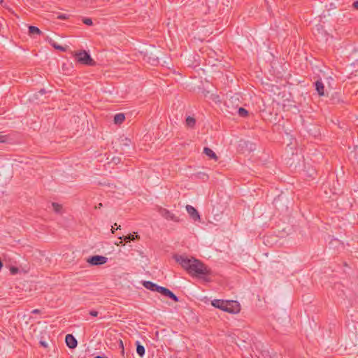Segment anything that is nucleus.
<instances>
[{
    "mask_svg": "<svg viewBox=\"0 0 358 358\" xmlns=\"http://www.w3.org/2000/svg\"><path fill=\"white\" fill-rule=\"evenodd\" d=\"M175 260L189 274L200 277L210 274V270L201 261L194 258H188L182 255H176Z\"/></svg>",
    "mask_w": 358,
    "mask_h": 358,
    "instance_id": "obj_1",
    "label": "nucleus"
},
{
    "mask_svg": "<svg viewBox=\"0 0 358 358\" xmlns=\"http://www.w3.org/2000/svg\"><path fill=\"white\" fill-rule=\"evenodd\" d=\"M73 56L76 60L81 64L90 66H93L96 64V62L91 57L90 55L87 53L85 50L76 52Z\"/></svg>",
    "mask_w": 358,
    "mask_h": 358,
    "instance_id": "obj_2",
    "label": "nucleus"
},
{
    "mask_svg": "<svg viewBox=\"0 0 358 358\" xmlns=\"http://www.w3.org/2000/svg\"><path fill=\"white\" fill-rule=\"evenodd\" d=\"M240 310V303L236 301H227L226 304L223 308V311L231 314L238 313Z\"/></svg>",
    "mask_w": 358,
    "mask_h": 358,
    "instance_id": "obj_3",
    "label": "nucleus"
},
{
    "mask_svg": "<svg viewBox=\"0 0 358 358\" xmlns=\"http://www.w3.org/2000/svg\"><path fill=\"white\" fill-rule=\"evenodd\" d=\"M159 213L167 220H171L176 222L180 221V218L166 208L160 207L158 210Z\"/></svg>",
    "mask_w": 358,
    "mask_h": 358,
    "instance_id": "obj_4",
    "label": "nucleus"
},
{
    "mask_svg": "<svg viewBox=\"0 0 358 358\" xmlns=\"http://www.w3.org/2000/svg\"><path fill=\"white\" fill-rule=\"evenodd\" d=\"M108 261V258L101 255H94L89 257L87 262L93 266L103 265Z\"/></svg>",
    "mask_w": 358,
    "mask_h": 358,
    "instance_id": "obj_5",
    "label": "nucleus"
},
{
    "mask_svg": "<svg viewBox=\"0 0 358 358\" xmlns=\"http://www.w3.org/2000/svg\"><path fill=\"white\" fill-rule=\"evenodd\" d=\"M143 285L148 289L152 291V292H157L160 293L161 290L163 287L159 286L158 285L151 282V281H143Z\"/></svg>",
    "mask_w": 358,
    "mask_h": 358,
    "instance_id": "obj_6",
    "label": "nucleus"
},
{
    "mask_svg": "<svg viewBox=\"0 0 358 358\" xmlns=\"http://www.w3.org/2000/svg\"><path fill=\"white\" fill-rule=\"evenodd\" d=\"M160 290H161V292H160L161 294L171 299L175 302L179 301L178 297L168 288L163 287L162 289Z\"/></svg>",
    "mask_w": 358,
    "mask_h": 358,
    "instance_id": "obj_7",
    "label": "nucleus"
},
{
    "mask_svg": "<svg viewBox=\"0 0 358 358\" xmlns=\"http://www.w3.org/2000/svg\"><path fill=\"white\" fill-rule=\"evenodd\" d=\"M66 345L71 348L74 349L78 345L77 340L72 334H67L65 338Z\"/></svg>",
    "mask_w": 358,
    "mask_h": 358,
    "instance_id": "obj_8",
    "label": "nucleus"
},
{
    "mask_svg": "<svg viewBox=\"0 0 358 358\" xmlns=\"http://www.w3.org/2000/svg\"><path fill=\"white\" fill-rule=\"evenodd\" d=\"M186 210H187V213L189 214L190 217L194 221L200 220V215H199L198 211L196 210V209L194 207H193V206H192L190 205H187L186 206Z\"/></svg>",
    "mask_w": 358,
    "mask_h": 358,
    "instance_id": "obj_9",
    "label": "nucleus"
},
{
    "mask_svg": "<svg viewBox=\"0 0 358 358\" xmlns=\"http://www.w3.org/2000/svg\"><path fill=\"white\" fill-rule=\"evenodd\" d=\"M315 90L317 94L322 96L324 95V85L321 80H317L315 82Z\"/></svg>",
    "mask_w": 358,
    "mask_h": 358,
    "instance_id": "obj_10",
    "label": "nucleus"
},
{
    "mask_svg": "<svg viewBox=\"0 0 358 358\" xmlns=\"http://www.w3.org/2000/svg\"><path fill=\"white\" fill-rule=\"evenodd\" d=\"M227 301L222 299H214L211 301V304L215 308H219L223 310V308L226 304Z\"/></svg>",
    "mask_w": 358,
    "mask_h": 358,
    "instance_id": "obj_11",
    "label": "nucleus"
},
{
    "mask_svg": "<svg viewBox=\"0 0 358 358\" xmlns=\"http://www.w3.org/2000/svg\"><path fill=\"white\" fill-rule=\"evenodd\" d=\"M136 352L141 357H143L145 355V350L143 345L141 344L139 341L136 342Z\"/></svg>",
    "mask_w": 358,
    "mask_h": 358,
    "instance_id": "obj_12",
    "label": "nucleus"
},
{
    "mask_svg": "<svg viewBox=\"0 0 358 358\" xmlns=\"http://www.w3.org/2000/svg\"><path fill=\"white\" fill-rule=\"evenodd\" d=\"M125 120V116L124 113H117L114 116V123L116 124H122Z\"/></svg>",
    "mask_w": 358,
    "mask_h": 358,
    "instance_id": "obj_13",
    "label": "nucleus"
},
{
    "mask_svg": "<svg viewBox=\"0 0 358 358\" xmlns=\"http://www.w3.org/2000/svg\"><path fill=\"white\" fill-rule=\"evenodd\" d=\"M203 152L210 158V159H214L215 160L217 159V157L216 154L209 148H204Z\"/></svg>",
    "mask_w": 358,
    "mask_h": 358,
    "instance_id": "obj_14",
    "label": "nucleus"
},
{
    "mask_svg": "<svg viewBox=\"0 0 358 358\" xmlns=\"http://www.w3.org/2000/svg\"><path fill=\"white\" fill-rule=\"evenodd\" d=\"M29 34H31V35H34V34L40 35L42 32L37 27L29 26Z\"/></svg>",
    "mask_w": 358,
    "mask_h": 358,
    "instance_id": "obj_15",
    "label": "nucleus"
},
{
    "mask_svg": "<svg viewBox=\"0 0 358 358\" xmlns=\"http://www.w3.org/2000/svg\"><path fill=\"white\" fill-rule=\"evenodd\" d=\"M186 125L190 128H193L194 126H195V124H196V120L194 117H191V116H188L187 118H186Z\"/></svg>",
    "mask_w": 358,
    "mask_h": 358,
    "instance_id": "obj_16",
    "label": "nucleus"
},
{
    "mask_svg": "<svg viewBox=\"0 0 358 358\" xmlns=\"http://www.w3.org/2000/svg\"><path fill=\"white\" fill-rule=\"evenodd\" d=\"M138 238H140V236L137 234H135V233L134 234H130L124 237V240L126 242H129L131 241H134L135 239H138Z\"/></svg>",
    "mask_w": 358,
    "mask_h": 358,
    "instance_id": "obj_17",
    "label": "nucleus"
},
{
    "mask_svg": "<svg viewBox=\"0 0 358 358\" xmlns=\"http://www.w3.org/2000/svg\"><path fill=\"white\" fill-rule=\"evenodd\" d=\"M52 206L53 210L55 213H61L62 209V205H60L57 203L53 202V203H52Z\"/></svg>",
    "mask_w": 358,
    "mask_h": 358,
    "instance_id": "obj_18",
    "label": "nucleus"
},
{
    "mask_svg": "<svg viewBox=\"0 0 358 358\" xmlns=\"http://www.w3.org/2000/svg\"><path fill=\"white\" fill-rule=\"evenodd\" d=\"M238 115H239L241 117H244L248 116V111L246 109H245V108H242V107H240V108L238 109Z\"/></svg>",
    "mask_w": 358,
    "mask_h": 358,
    "instance_id": "obj_19",
    "label": "nucleus"
},
{
    "mask_svg": "<svg viewBox=\"0 0 358 358\" xmlns=\"http://www.w3.org/2000/svg\"><path fill=\"white\" fill-rule=\"evenodd\" d=\"M351 154H353V157L357 160L358 163V145L355 146L354 151H352Z\"/></svg>",
    "mask_w": 358,
    "mask_h": 358,
    "instance_id": "obj_20",
    "label": "nucleus"
},
{
    "mask_svg": "<svg viewBox=\"0 0 358 358\" xmlns=\"http://www.w3.org/2000/svg\"><path fill=\"white\" fill-rule=\"evenodd\" d=\"M83 22L86 24V25H88V26H91L93 24V22H92V20L91 18H83Z\"/></svg>",
    "mask_w": 358,
    "mask_h": 358,
    "instance_id": "obj_21",
    "label": "nucleus"
},
{
    "mask_svg": "<svg viewBox=\"0 0 358 358\" xmlns=\"http://www.w3.org/2000/svg\"><path fill=\"white\" fill-rule=\"evenodd\" d=\"M52 45L57 50H59L62 52H65L66 51V48L62 46V45H57L55 43H52Z\"/></svg>",
    "mask_w": 358,
    "mask_h": 358,
    "instance_id": "obj_22",
    "label": "nucleus"
},
{
    "mask_svg": "<svg viewBox=\"0 0 358 358\" xmlns=\"http://www.w3.org/2000/svg\"><path fill=\"white\" fill-rule=\"evenodd\" d=\"M89 314L92 317H97L99 315L98 311L92 310L90 311Z\"/></svg>",
    "mask_w": 358,
    "mask_h": 358,
    "instance_id": "obj_23",
    "label": "nucleus"
},
{
    "mask_svg": "<svg viewBox=\"0 0 358 358\" xmlns=\"http://www.w3.org/2000/svg\"><path fill=\"white\" fill-rule=\"evenodd\" d=\"M67 18H68V17L66 14H60L57 16V19H60V20H66Z\"/></svg>",
    "mask_w": 358,
    "mask_h": 358,
    "instance_id": "obj_24",
    "label": "nucleus"
},
{
    "mask_svg": "<svg viewBox=\"0 0 358 358\" xmlns=\"http://www.w3.org/2000/svg\"><path fill=\"white\" fill-rule=\"evenodd\" d=\"M6 139H7V138H6V136H1V135H0V142H1V143H4V142H6Z\"/></svg>",
    "mask_w": 358,
    "mask_h": 358,
    "instance_id": "obj_25",
    "label": "nucleus"
},
{
    "mask_svg": "<svg viewBox=\"0 0 358 358\" xmlns=\"http://www.w3.org/2000/svg\"><path fill=\"white\" fill-rule=\"evenodd\" d=\"M352 7L355 9H358V0L352 3Z\"/></svg>",
    "mask_w": 358,
    "mask_h": 358,
    "instance_id": "obj_26",
    "label": "nucleus"
},
{
    "mask_svg": "<svg viewBox=\"0 0 358 358\" xmlns=\"http://www.w3.org/2000/svg\"><path fill=\"white\" fill-rule=\"evenodd\" d=\"M351 66H354V67H358V59H357L356 61H355L354 62H352L351 64Z\"/></svg>",
    "mask_w": 358,
    "mask_h": 358,
    "instance_id": "obj_27",
    "label": "nucleus"
},
{
    "mask_svg": "<svg viewBox=\"0 0 358 358\" xmlns=\"http://www.w3.org/2000/svg\"><path fill=\"white\" fill-rule=\"evenodd\" d=\"M41 313V310L39 309H34L32 311H31V313L33 314H38Z\"/></svg>",
    "mask_w": 358,
    "mask_h": 358,
    "instance_id": "obj_28",
    "label": "nucleus"
},
{
    "mask_svg": "<svg viewBox=\"0 0 358 358\" xmlns=\"http://www.w3.org/2000/svg\"><path fill=\"white\" fill-rule=\"evenodd\" d=\"M17 271V268H11V273H15Z\"/></svg>",
    "mask_w": 358,
    "mask_h": 358,
    "instance_id": "obj_29",
    "label": "nucleus"
},
{
    "mask_svg": "<svg viewBox=\"0 0 358 358\" xmlns=\"http://www.w3.org/2000/svg\"><path fill=\"white\" fill-rule=\"evenodd\" d=\"M103 206L101 203H99L98 206H96V208H101Z\"/></svg>",
    "mask_w": 358,
    "mask_h": 358,
    "instance_id": "obj_30",
    "label": "nucleus"
},
{
    "mask_svg": "<svg viewBox=\"0 0 358 358\" xmlns=\"http://www.w3.org/2000/svg\"><path fill=\"white\" fill-rule=\"evenodd\" d=\"M40 343H41V345H43L44 347H46V344H45V343L44 341H41Z\"/></svg>",
    "mask_w": 358,
    "mask_h": 358,
    "instance_id": "obj_31",
    "label": "nucleus"
},
{
    "mask_svg": "<svg viewBox=\"0 0 358 358\" xmlns=\"http://www.w3.org/2000/svg\"><path fill=\"white\" fill-rule=\"evenodd\" d=\"M39 92H40L41 94H45V90L42 89V90H41L39 91Z\"/></svg>",
    "mask_w": 358,
    "mask_h": 358,
    "instance_id": "obj_32",
    "label": "nucleus"
},
{
    "mask_svg": "<svg viewBox=\"0 0 358 358\" xmlns=\"http://www.w3.org/2000/svg\"><path fill=\"white\" fill-rule=\"evenodd\" d=\"M2 267H3V263H2L1 260L0 259V271L1 270Z\"/></svg>",
    "mask_w": 358,
    "mask_h": 358,
    "instance_id": "obj_33",
    "label": "nucleus"
},
{
    "mask_svg": "<svg viewBox=\"0 0 358 358\" xmlns=\"http://www.w3.org/2000/svg\"><path fill=\"white\" fill-rule=\"evenodd\" d=\"M120 346H121L123 348V343L122 341H120Z\"/></svg>",
    "mask_w": 358,
    "mask_h": 358,
    "instance_id": "obj_34",
    "label": "nucleus"
},
{
    "mask_svg": "<svg viewBox=\"0 0 358 358\" xmlns=\"http://www.w3.org/2000/svg\"><path fill=\"white\" fill-rule=\"evenodd\" d=\"M111 231H112V233H113V234H114V232H115V229H114V227H112Z\"/></svg>",
    "mask_w": 358,
    "mask_h": 358,
    "instance_id": "obj_35",
    "label": "nucleus"
},
{
    "mask_svg": "<svg viewBox=\"0 0 358 358\" xmlns=\"http://www.w3.org/2000/svg\"><path fill=\"white\" fill-rule=\"evenodd\" d=\"M0 1H3V0H0Z\"/></svg>",
    "mask_w": 358,
    "mask_h": 358,
    "instance_id": "obj_36",
    "label": "nucleus"
}]
</instances>
